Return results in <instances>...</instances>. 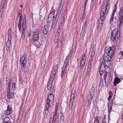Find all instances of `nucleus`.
Returning a JSON list of instances; mask_svg holds the SVG:
<instances>
[{"label": "nucleus", "instance_id": "obj_4", "mask_svg": "<svg viewBox=\"0 0 123 123\" xmlns=\"http://www.w3.org/2000/svg\"><path fill=\"white\" fill-rule=\"evenodd\" d=\"M95 85L94 84H92V87H91L90 91V94L87 97V100L86 102L87 106L88 108H90V106L92 101V98L94 96L95 92V88L94 87Z\"/></svg>", "mask_w": 123, "mask_h": 123}, {"label": "nucleus", "instance_id": "obj_50", "mask_svg": "<svg viewBox=\"0 0 123 123\" xmlns=\"http://www.w3.org/2000/svg\"><path fill=\"white\" fill-rule=\"evenodd\" d=\"M51 91L52 92H54L55 90V88L54 87H53L52 89L51 88Z\"/></svg>", "mask_w": 123, "mask_h": 123}, {"label": "nucleus", "instance_id": "obj_51", "mask_svg": "<svg viewBox=\"0 0 123 123\" xmlns=\"http://www.w3.org/2000/svg\"><path fill=\"white\" fill-rule=\"evenodd\" d=\"M10 87H8L7 88V93L9 92L10 90Z\"/></svg>", "mask_w": 123, "mask_h": 123}, {"label": "nucleus", "instance_id": "obj_13", "mask_svg": "<svg viewBox=\"0 0 123 123\" xmlns=\"http://www.w3.org/2000/svg\"><path fill=\"white\" fill-rule=\"evenodd\" d=\"M95 53V51H92L91 53L90 57L89 58V63L88 66H92V63L93 60L94 59Z\"/></svg>", "mask_w": 123, "mask_h": 123}, {"label": "nucleus", "instance_id": "obj_32", "mask_svg": "<svg viewBox=\"0 0 123 123\" xmlns=\"http://www.w3.org/2000/svg\"><path fill=\"white\" fill-rule=\"evenodd\" d=\"M91 66H88L87 68V72L86 73V75L87 76L89 75L90 71Z\"/></svg>", "mask_w": 123, "mask_h": 123}, {"label": "nucleus", "instance_id": "obj_15", "mask_svg": "<svg viewBox=\"0 0 123 123\" xmlns=\"http://www.w3.org/2000/svg\"><path fill=\"white\" fill-rule=\"evenodd\" d=\"M6 0H2L1 1L0 7V18L2 16V14L4 6V4Z\"/></svg>", "mask_w": 123, "mask_h": 123}, {"label": "nucleus", "instance_id": "obj_53", "mask_svg": "<svg viewBox=\"0 0 123 123\" xmlns=\"http://www.w3.org/2000/svg\"><path fill=\"white\" fill-rule=\"evenodd\" d=\"M21 12H22L21 10H19V12H18V15H22L21 14Z\"/></svg>", "mask_w": 123, "mask_h": 123}, {"label": "nucleus", "instance_id": "obj_37", "mask_svg": "<svg viewBox=\"0 0 123 123\" xmlns=\"http://www.w3.org/2000/svg\"><path fill=\"white\" fill-rule=\"evenodd\" d=\"M21 23H20V22H18V26L19 30L20 31H21L22 30L21 28Z\"/></svg>", "mask_w": 123, "mask_h": 123}, {"label": "nucleus", "instance_id": "obj_47", "mask_svg": "<svg viewBox=\"0 0 123 123\" xmlns=\"http://www.w3.org/2000/svg\"><path fill=\"white\" fill-rule=\"evenodd\" d=\"M58 47H60L62 45V42L61 41L59 42L58 43Z\"/></svg>", "mask_w": 123, "mask_h": 123}, {"label": "nucleus", "instance_id": "obj_31", "mask_svg": "<svg viewBox=\"0 0 123 123\" xmlns=\"http://www.w3.org/2000/svg\"><path fill=\"white\" fill-rule=\"evenodd\" d=\"M4 123H11V121L10 118L7 117L5 118L4 120Z\"/></svg>", "mask_w": 123, "mask_h": 123}, {"label": "nucleus", "instance_id": "obj_42", "mask_svg": "<svg viewBox=\"0 0 123 123\" xmlns=\"http://www.w3.org/2000/svg\"><path fill=\"white\" fill-rule=\"evenodd\" d=\"M94 123H99V122L98 119V118L96 117H95V120Z\"/></svg>", "mask_w": 123, "mask_h": 123}, {"label": "nucleus", "instance_id": "obj_11", "mask_svg": "<svg viewBox=\"0 0 123 123\" xmlns=\"http://www.w3.org/2000/svg\"><path fill=\"white\" fill-rule=\"evenodd\" d=\"M26 54L25 53H24L23 56L20 58V62L23 67L25 66L26 62Z\"/></svg>", "mask_w": 123, "mask_h": 123}, {"label": "nucleus", "instance_id": "obj_30", "mask_svg": "<svg viewBox=\"0 0 123 123\" xmlns=\"http://www.w3.org/2000/svg\"><path fill=\"white\" fill-rule=\"evenodd\" d=\"M8 38L9 40L11 39L12 31L11 29L9 28L8 31Z\"/></svg>", "mask_w": 123, "mask_h": 123}, {"label": "nucleus", "instance_id": "obj_17", "mask_svg": "<svg viewBox=\"0 0 123 123\" xmlns=\"http://www.w3.org/2000/svg\"><path fill=\"white\" fill-rule=\"evenodd\" d=\"M73 51L74 50L72 49L70 51L69 53L67 56L64 63L67 64H68V63L69 60L71 58L72 54L73 53Z\"/></svg>", "mask_w": 123, "mask_h": 123}, {"label": "nucleus", "instance_id": "obj_29", "mask_svg": "<svg viewBox=\"0 0 123 123\" xmlns=\"http://www.w3.org/2000/svg\"><path fill=\"white\" fill-rule=\"evenodd\" d=\"M120 81L119 79L117 78H115L114 82V85L116 86V84L118 83Z\"/></svg>", "mask_w": 123, "mask_h": 123}, {"label": "nucleus", "instance_id": "obj_62", "mask_svg": "<svg viewBox=\"0 0 123 123\" xmlns=\"http://www.w3.org/2000/svg\"><path fill=\"white\" fill-rule=\"evenodd\" d=\"M10 81L8 83V84H10Z\"/></svg>", "mask_w": 123, "mask_h": 123}, {"label": "nucleus", "instance_id": "obj_48", "mask_svg": "<svg viewBox=\"0 0 123 123\" xmlns=\"http://www.w3.org/2000/svg\"><path fill=\"white\" fill-rule=\"evenodd\" d=\"M112 96V94H109V97L107 99L108 100H109L111 99V98Z\"/></svg>", "mask_w": 123, "mask_h": 123}, {"label": "nucleus", "instance_id": "obj_46", "mask_svg": "<svg viewBox=\"0 0 123 123\" xmlns=\"http://www.w3.org/2000/svg\"><path fill=\"white\" fill-rule=\"evenodd\" d=\"M86 4V2H85L84 5H83V8L84 9V11H85V10Z\"/></svg>", "mask_w": 123, "mask_h": 123}, {"label": "nucleus", "instance_id": "obj_44", "mask_svg": "<svg viewBox=\"0 0 123 123\" xmlns=\"http://www.w3.org/2000/svg\"><path fill=\"white\" fill-rule=\"evenodd\" d=\"M25 34H22L21 37V39L23 40L25 39Z\"/></svg>", "mask_w": 123, "mask_h": 123}, {"label": "nucleus", "instance_id": "obj_33", "mask_svg": "<svg viewBox=\"0 0 123 123\" xmlns=\"http://www.w3.org/2000/svg\"><path fill=\"white\" fill-rule=\"evenodd\" d=\"M66 12H64L62 15V20L63 22H64V19L66 17Z\"/></svg>", "mask_w": 123, "mask_h": 123}, {"label": "nucleus", "instance_id": "obj_7", "mask_svg": "<svg viewBox=\"0 0 123 123\" xmlns=\"http://www.w3.org/2000/svg\"><path fill=\"white\" fill-rule=\"evenodd\" d=\"M75 94V91L74 90H72L71 93L70 101L69 105V109L70 110H71L72 108L73 104L74 101V98Z\"/></svg>", "mask_w": 123, "mask_h": 123}, {"label": "nucleus", "instance_id": "obj_52", "mask_svg": "<svg viewBox=\"0 0 123 123\" xmlns=\"http://www.w3.org/2000/svg\"><path fill=\"white\" fill-rule=\"evenodd\" d=\"M120 53L122 56H123V50L122 51H120Z\"/></svg>", "mask_w": 123, "mask_h": 123}, {"label": "nucleus", "instance_id": "obj_25", "mask_svg": "<svg viewBox=\"0 0 123 123\" xmlns=\"http://www.w3.org/2000/svg\"><path fill=\"white\" fill-rule=\"evenodd\" d=\"M14 92L11 91V92L7 93V98L9 99L11 98H13L14 97Z\"/></svg>", "mask_w": 123, "mask_h": 123}, {"label": "nucleus", "instance_id": "obj_22", "mask_svg": "<svg viewBox=\"0 0 123 123\" xmlns=\"http://www.w3.org/2000/svg\"><path fill=\"white\" fill-rule=\"evenodd\" d=\"M26 22V20L25 19V18H24L23 19L22 22V34H25V23Z\"/></svg>", "mask_w": 123, "mask_h": 123}, {"label": "nucleus", "instance_id": "obj_1", "mask_svg": "<svg viewBox=\"0 0 123 123\" xmlns=\"http://www.w3.org/2000/svg\"><path fill=\"white\" fill-rule=\"evenodd\" d=\"M109 0H104L103 2L100 13V19H99L97 28L98 31H100L103 26L104 20L108 12Z\"/></svg>", "mask_w": 123, "mask_h": 123}, {"label": "nucleus", "instance_id": "obj_8", "mask_svg": "<svg viewBox=\"0 0 123 123\" xmlns=\"http://www.w3.org/2000/svg\"><path fill=\"white\" fill-rule=\"evenodd\" d=\"M118 20L119 22V28L121 25L123 23V7H121L119 13Z\"/></svg>", "mask_w": 123, "mask_h": 123}, {"label": "nucleus", "instance_id": "obj_63", "mask_svg": "<svg viewBox=\"0 0 123 123\" xmlns=\"http://www.w3.org/2000/svg\"><path fill=\"white\" fill-rule=\"evenodd\" d=\"M6 81H8V80H7V79L6 78Z\"/></svg>", "mask_w": 123, "mask_h": 123}, {"label": "nucleus", "instance_id": "obj_64", "mask_svg": "<svg viewBox=\"0 0 123 123\" xmlns=\"http://www.w3.org/2000/svg\"><path fill=\"white\" fill-rule=\"evenodd\" d=\"M87 0H86V1L85 2H86V3L87 1Z\"/></svg>", "mask_w": 123, "mask_h": 123}, {"label": "nucleus", "instance_id": "obj_23", "mask_svg": "<svg viewBox=\"0 0 123 123\" xmlns=\"http://www.w3.org/2000/svg\"><path fill=\"white\" fill-rule=\"evenodd\" d=\"M107 54L104 53L103 56V59L104 61V62L106 61H107L110 60H111V56H110L108 55V54Z\"/></svg>", "mask_w": 123, "mask_h": 123}, {"label": "nucleus", "instance_id": "obj_14", "mask_svg": "<svg viewBox=\"0 0 123 123\" xmlns=\"http://www.w3.org/2000/svg\"><path fill=\"white\" fill-rule=\"evenodd\" d=\"M111 74L110 72H108L107 73L106 75L105 80L106 81L108 84H110L111 81Z\"/></svg>", "mask_w": 123, "mask_h": 123}, {"label": "nucleus", "instance_id": "obj_18", "mask_svg": "<svg viewBox=\"0 0 123 123\" xmlns=\"http://www.w3.org/2000/svg\"><path fill=\"white\" fill-rule=\"evenodd\" d=\"M58 103H57L56 104V106H55V112H52L50 114V118H51V116H52V114L53 115V117L52 118V119H54V120H55L56 118V112L57 111V108L58 107Z\"/></svg>", "mask_w": 123, "mask_h": 123}, {"label": "nucleus", "instance_id": "obj_35", "mask_svg": "<svg viewBox=\"0 0 123 123\" xmlns=\"http://www.w3.org/2000/svg\"><path fill=\"white\" fill-rule=\"evenodd\" d=\"M15 85L14 83H12V85L11 91L14 92L15 89Z\"/></svg>", "mask_w": 123, "mask_h": 123}, {"label": "nucleus", "instance_id": "obj_60", "mask_svg": "<svg viewBox=\"0 0 123 123\" xmlns=\"http://www.w3.org/2000/svg\"><path fill=\"white\" fill-rule=\"evenodd\" d=\"M20 7L21 8H22L23 7V6L22 5H21L20 6Z\"/></svg>", "mask_w": 123, "mask_h": 123}, {"label": "nucleus", "instance_id": "obj_21", "mask_svg": "<svg viewBox=\"0 0 123 123\" xmlns=\"http://www.w3.org/2000/svg\"><path fill=\"white\" fill-rule=\"evenodd\" d=\"M86 58L85 53H84L83 55L82 58L81 60L80 63V66L83 67L85 64L86 61Z\"/></svg>", "mask_w": 123, "mask_h": 123}, {"label": "nucleus", "instance_id": "obj_9", "mask_svg": "<svg viewBox=\"0 0 123 123\" xmlns=\"http://www.w3.org/2000/svg\"><path fill=\"white\" fill-rule=\"evenodd\" d=\"M39 30L37 29H35L33 32V40L35 41H38L39 38Z\"/></svg>", "mask_w": 123, "mask_h": 123}, {"label": "nucleus", "instance_id": "obj_6", "mask_svg": "<svg viewBox=\"0 0 123 123\" xmlns=\"http://www.w3.org/2000/svg\"><path fill=\"white\" fill-rule=\"evenodd\" d=\"M115 50V47L114 45H112L111 47L107 46L105 48V52L106 53L108 54L110 56H112L113 55Z\"/></svg>", "mask_w": 123, "mask_h": 123}, {"label": "nucleus", "instance_id": "obj_58", "mask_svg": "<svg viewBox=\"0 0 123 123\" xmlns=\"http://www.w3.org/2000/svg\"><path fill=\"white\" fill-rule=\"evenodd\" d=\"M10 84H8V87H10Z\"/></svg>", "mask_w": 123, "mask_h": 123}, {"label": "nucleus", "instance_id": "obj_26", "mask_svg": "<svg viewBox=\"0 0 123 123\" xmlns=\"http://www.w3.org/2000/svg\"><path fill=\"white\" fill-rule=\"evenodd\" d=\"M58 119H59L60 121L63 122L64 120V115L62 113H60L58 115Z\"/></svg>", "mask_w": 123, "mask_h": 123}, {"label": "nucleus", "instance_id": "obj_16", "mask_svg": "<svg viewBox=\"0 0 123 123\" xmlns=\"http://www.w3.org/2000/svg\"><path fill=\"white\" fill-rule=\"evenodd\" d=\"M64 2V0H62L61 2V4L59 8L58 9L57 12L56 14V16H57V17H58L60 15L61 11L62 9V8Z\"/></svg>", "mask_w": 123, "mask_h": 123}, {"label": "nucleus", "instance_id": "obj_45", "mask_svg": "<svg viewBox=\"0 0 123 123\" xmlns=\"http://www.w3.org/2000/svg\"><path fill=\"white\" fill-rule=\"evenodd\" d=\"M22 15H21L19 17V19L18 20V22H20L21 23V21H22Z\"/></svg>", "mask_w": 123, "mask_h": 123}, {"label": "nucleus", "instance_id": "obj_36", "mask_svg": "<svg viewBox=\"0 0 123 123\" xmlns=\"http://www.w3.org/2000/svg\"><path fill=\"white\" fill-rule=\"evenodd\" d=\"M108 113L110 114V112L112 110V106L111 105H108Z\"/></svg>", "mask_w": 123, "mask_h": 123}, {"label": "nucleus", "instance_id": "obj_3", "mask_svg": "<svg viewBox=\"0 0 123 123\" xmlns=\"http://www.w3.org/2000/svg\"><path fill=\"white\" fill-rule=\"evenodd\" d=\"M120 36L119 31L117 29H114L111 32V39L112 42H114L115 41L117 37V40L116 41V45H118L119 44Z\"/></svg>", "mask_w": 123, "mask_h": 123}, {"label": "nucleus", "instance_id": "obj_20", "mask_svg": "<svg viewBox=\"0 0 123 123\" xmlns=\"http://www.w3.org/2000/svg\"><path fill=\"white\" fill-rule=\"evenodd\" d=\"M11 39L9 40L8 39V40L6 43V49L7 51L9 52L10 50V46L11 45Z\"/></svg>", "mask_w": 123, "mask_h": 123}, {"label": "nucleus", "instance_id": "obj_10", "mask_svg": "<svg viewBox=\"0 0 123 123\" xmlns=\"http://www.w3.org/2000/svg\"><path fill=\"white\" fill-rule=\"evenodd\" d=\"M55 17V13L53 12L50 13L47 18V24L50 25L51 22L53 20Z\"/></svg>", "mask_w": 123, "mask_h": 123}, {"label": "nucleus", "instance_id": "obj_59", "mask_svg": "<svg viewBox=\"0 0 123 123\" xmlns=\"http://www.w3.org/2000/svg\"><path fill=\"white\" fill-rule=\"evenodd\" d=\"M105 116H104V118L103 119H105Z\"/></svg>", "mask_w": 123, "mask_h": 123}, {"label": "nucleus", "instance_id": "obj_39", "mask_svg": "<svg viewBox=\"0 0 123 123\" xmlns=\"http://www.w3.org/2000/svg\"><path fill=\"white\" fill-rule=\"evenodd\" d=\"M58 36H55V37L54 40V42L55 43H57L58 41Z\"/></svg>", "mask_w": 123, "mask_h": 123}, {"label": "nucleus", "instance_id": "obj_5", "mask_svg": "<svg viewBox=\"0 0 123 123\" xmlns=\"http://www.w3.org/2000/svg\"><path fill=\"white\" fill-rule=\"evenodd\" d=\"M104 62V63L103 62L101 64L99 68L100 74L101 72L105 70V66L109 68L111 67V60L109 61H107Z\"/></svg>", "mask_w": 123, "mask_h": 123}, {"label": "nucleus", "instance_id": "obj_55", "mask_svg": "<svg viewBox=\"0 0 123 123\" xmlns=\"http://www.w3.org/2000/svg\"><path fill=\"white\" fill-rule=\"evenodd\" d=\"M115 11L114 10L113 11L111 15L114 16V13H115Z\"/></svg>", "mask_w": 123, "mask_h": 123}, {"label": "nucleus", "instance_id": "obj_12", "mask_svg": "<svg viewBox=\"0 0 123 123\" xmlns=\"http://www.w3.org/2000/svg\"><path fill=\"white\" fill-rule=\"evenodd\" d=\"M53 103V101H51L50 100L46 99L45 105V111H47L48 112V110L49 108L51 106H52Z\"/></svg>", "mask_w": 123, "mask_h": 123}, {"label": "nucleus", "instance_id": "obj_54", "mask_svg": "<svg viewBox=\"0 0 123 123\" xmlns=\"http://www.w3.org/2000/svg\"><path fill=\"white\" fill-rule=\"evenodd\" d=\"M31 33L30 32H29V33H28V37H30V36H31Z\"/></svg>", "mask_w": 123, "mask_h": 123}, {"label": "nucleus", "instance_id": "obj_19", "mask_svg": "<svg viewBox=\"0 0 123 123\" xmlns=\"http://www.w3.org/2000/svg\"><path fill=\"white\" fill-rule=\"evenodd\" d=\"M50 24L48 25L46 24V25L44 26L42 30V31L43 34H46L47 33L48 30L50 27Z\"/></svg>", "mask_w": 123, "mask_h": 123}, {"label": "nucleus", "instance_id": "obj_2", "mask_svg": "<svg viewBox=\"0 0 123 123\" xmlns=\"http://www.w3.org/2000/svg\"><path fill=\"white\" fill-rule=\"evenodd\" d=\"M58 62L57 64L54 66L50 75L49 80L48 83L47 87L49 90L52 87V84L55 77V74L58 67Z\"/></svg>", "mask_w": 123, "mask_h": 123}, {"label": "nucleus", "instance_id": "obj_38", "mask_svg": "<svg viewBox=\"0 0 123 123\" xmlns=\"http://www.w3.org/2000/svg\"><path fill=\"white\" fill-rule=\"evenodd\" d=\"M53 116H54V115H53L52 114V116H51V118H50L49 119V123H53V122L55 120H54V119H52V118L53 117Z\"/></svg>", "mask_w": 123, "mask_h": 123}, {"label": "nucleus", "instance_id": "obj_56", "mask_svg": "<svg viewBox=\"0 0 123 123\" xmlns=\"http://www.w3.org/2000/svg\"><path fill=\"white\" fill-rule=\"evenodd\" d=\"M63 73L62 72L61 73V77L62 78L63 77Z\"/></svg>", "mask_w": 123, "mask_h": 123}, {"label": "nucleus", "instance_id": "obj_49", "mask_svg": "<svg viewBox=\"0 0 123 123\" xmlns=\"http://www.w3.org/2000/svg\"><path fill=\"white\" fill-rule=\"evenodd\" d=\"M102 123H107L105 119H103L102 120Z\"/></svg>", "mask_w": 123, "mask_h": 123}, {"label": "nucleus", "instance_id": "obj_34", "mask_svg": "<svg viewBox=\"0 0 123 123\" xmlns=\"http://www.w3.org/2000/svg\"><path fill=\"white\" fill-rule=\"evenodd\" d=\"M67 64L64 63V64L62 66V70L61 71L62 72L64 73Z\"/></svg>", "mask_w": 123, "mask_h": 123}, {"label": "nucleus", "instance_id": "obj_41", "mask_svg": "<svg viewBox=\"0 0 123 123\" xmlns=\"http://www.w3.org/2000/svg\"><path fill=\"white\" fill-rule=\"evenodd\" d=\"M23 79L21 76H20L19 77V82L22 83L23 82Z\"/></svg>", "mask_w": 123, "mask_h": 123}, {"label": "nucleus", "instance_id": "obj_27", "mask_svg": "<svg viewBox=\"0 0 123 123\" xmlns=\"http://www.w3.org/2000/svg\"><path fill=\"white\" fill-rule=\"evenodd\" d=\"M11 112V107L9 105H8L6 111V114L7 115H9Z\"/></svg>", "mask_w": 123, "mask_h": 123}, {"label": "nucleus", "instance_id": "obj_61", "mask_svg": "<svg viewBox=\"0 0 123 123\" xmlns=\"http://www.w3.org/2000/svg\"><path fill=\"white\" fill-rule=\"evenodd\" d=\"M96 0H92V1H95Z\"/></svg>", "mask_w": 123, "mask_h": 123}, {"label": "nucleus", "instance_id": "obj_28", "mask_svg": "<svg viewBox=\"0 0 123 123\" xmlns=\"http://www.w3.org/2000/svg\"><path fill=\"white\" fill-rule=\"evenodd\" d=\"M54 95L52 94L51 93L48 95L47 99L50 100L54 102Z\"/></svg>", "mask_w": 123, "mask_h": 123}, {"label": "nucleus", "instance_id": "obj_57", "mask_svg": "<svg viewBox=\"0 0 123 123\" xmlns=\"http://www.w3.org/2000/svg\"><path fill=\"white\" fill-rule=\"evenodd\" d=\"M109 94H110V93H111V94H112V93H111V91H110L109 92Z\"/></svg>", "mask_w": 123, "mask_h": 123}, {"label": "nucleus", "instance_id": "obj_24", "mask_svg": "<svg viewBox=\"0 0 123 123\" xmlns=\"http://www.w3.org/2000/svg\"><path fill=\"white\" fill-rule=\"evenodd\" d=\"M83 24L82 25V30L84 31L86 27L87 24V20L86 19H84L83 20Z\"/></svg>", "mask_w": 123, "mask_h": 123}, {"label": "nucleus", "instance_id": "obj_43", "mask_svg": "<svg viewBox=\"0 0 123 123\" xmlns=\"http://www.w3.org/2000/svg\"><path fill=\"white\" fill-rule=\"evenodd\" d=\"M57 16H56V17L55 18V20L54 22V24H55L57 22V20L58 19V17H57Z\"/></svg>", "mask_w": 123, "mask_h": 123}, {"label": "nucleus", "instance_id": "obj_40", "mask_svg": "<svg viewBox=\"0 0 123 123\" xmlns=\"http://www.w3.org/2000/svg\"><path fill=\"white\" fill-rule=\"evenodd\" d=\"M114 17V16L111 15L110 18V23H111V22L113 21Z\"/></svg>", "mask_w": 123, "mask_h": 123}]
</instances>
